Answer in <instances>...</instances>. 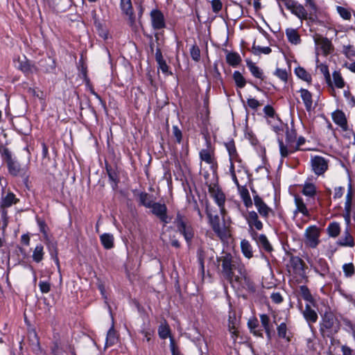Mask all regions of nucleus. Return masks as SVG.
<instances>
[{"mask_svg":"<svg viewBox=\"0 0 355 355\" xmlns=\"http://www.w3.org/2000/svg\"><path fill=\"white\" fill-rule=\"evenodd\" d=\"M217 262L219 272L230 284L239 282L240 276L245 275L244 266L230 254L218 257Z\"/></svg>","mask_w":355,"mask_h":355,"instance_id":"f257e3e1","label":"nucleus"},{"mask_svg":"<svg viewBox=\"0 0 355 355\" xmlns=\"http://www.w3.org/2000/svg\"><path fill=\"white\" fill-rule=\"evenodd\" d=\"M173 223L177 232L184 236L187 243H191L194 237V230L185 216L178 212Z\"/></svg>","mask_w":355,"mask_h":355,"instance_id":"f03ea898","label":"nucleus"},{"mask_svg":"<svg viewBox=\"0 0 355 355\" xmlns=\"http://www.w3.org/2000/svg\"><path fill=\"white\" fill-rule=\"evenodd\" d=\"M296 135L294 131L290 132L288 128H286V141H283L282 138L278 137L277 141L279 147V152L282 158L287 157L290 155L297 151V147H295V140Z\"/></svg>","mask_w":355,"mask_h":355,"instance_id":"7ed1b4c3","label":"nucleus"},{"mask_svg":"<svg viewBox=\"0 0 355 355\" xmlns=\"http://www.w3.org/2000/svg\"><path fill=\"white\" fill-rule=\"evenodd\" d=\"M206 214L209 219V223L215 234L222 240L229 236V231L225 225H221L218 215H213L208 205L206 206Z\"/></svg>","mask_w":355,"mask_h":355,"instance_id":"20e7f679","label":"nucleus"},{"mask_svg":"<svg viewBox=\"0 0 355 355\" xmlns=\"http://www.w3.org/2000/svg\"><path fill=\"white\" fill-rule=\"evenodd\" d=\"M206 184L208 186V191L211 197L219 207L220 214L224 216L226 214V210L225 209V203L226 201L225 195L219 188L218 184L211 183L208 184L207 182H206Z\"/></svg>","mask_w":355,"mask_h":355,"instance_id":"39448f33","label":"nucleus"},{"mask_svg":"<svg viewBox=\"0 0 355 355\" xmlns=\"http://www.w3.org/2000/svg\"><path fill=\"white\" fill-rule=\"evenodd\" d=\"M199 157L202 162L209 165L211 170L216 173L218 168V163L215 156L214 148L211 146V142L207 140V148L202 149L199 153Z\"/></svg>","mask_w":355,"mask_h":355,"instance_id":"423d86ee","label":"nucleus"},{"mask_svg":"<svg viewBox=\"0 0 355 355\" xmlns=\"http://www.w3.org/2000/svg\"><path fill=\"white\" fill-rule=\"evenodd\" d=\"M320 229L316 225L308 227L304 232V245L311 248H316L320 244Z\"/></svg>","mask_w":355,"mask_h":355,"instance_id":"0eeeda50","label":"nucleus"},{"mask_svg":"<svg viewBox=\"0 0 355 355\" xmlns=\"http://www.w3.org/2000/svg\"><path fill=\"white\" fill-rule=\"evenodd\" d=\"M353 198L354 192L350 187L345 196L344 213L343 214V217L347 225H350L352 217H353L355 220V202L353 201Z\"/></svg>","mask_w":355,"mask_h":355,"instance_id":"6e6552de","label":"nucleus"},{"mask_svg":"<svg viewBox=\"0 0 355 355\" xmlns=\"http://www.w3.org/2000/svg\"><path fill=\"white\" fill-rule=\"evenodd\" d=\"M307 261L314 272L321 277L325 278L329 275L330 268L327 261L324 258L307 259Z\"/></svg>","mask_w":355,"mask_h":355,"instance_id":"1a4fd4ad","label":"nucleus"},{"mask_svg":"<svg viewBox=\"0 0 355 355\" xmlns=\"http://www.w3.org/2000/svg\"><path fill=\"white\" fill-rule=\"evenodd\" d=\"M310 164L312 171L318 176L323 175L329 168V160L320 155L312 156Z\"/></svg>","mask_w":355,"mask_h":355,"instance_id":"9d476101","label":"nucleus"},{"mask_svg":"<svg viewBox=\"0 0 355 355\" xmlns=\"http://www.w3.org/2000/svg\"><path fill=\"white\" fill-rule=\"evenodd\" d=\"M245 218L249 225V231L252 237L256 239L255 236H257V233L254 230V228L257 230H261L263 229L262 222L259 219L258 214L254 211H249L245 216Z\"/></svg>","mask_w":355,"mask_h":355,"instance_id":"9b49d317","label":"nucleus"},{"mask_svg":"<svg viewBox=\"0 0 355 355\" xmlns=\"http://www.w3.org/2000/svg\"><path fill=\"white\" fill-rule=\"evenodd\" d=\"M294 201L295 205V209L294 211V214L297 215V214H302L303 216L310 217L311 211L312 209L308 208L309 205L314 204L313 202H305L304 199L299 195H295Z\"/></svg>","mask_w":355,"mask_h":355,"instance_id":"f8f14e48","label":"nucleus"},{"mask_svg":"<svg viewBox=\"0 0 355 355\" xmlns=\"http://www.w3.org/2000/svg\"><path fill=\"white\" fill-rule=\"evenodd\" d=\"M314 42L317 49H320L322 53L327 55L331 53L334 50L333 44L330 40L320 35L314 37Z\"/></svg>","mask_w":355,"mask_h":355,"instance_id":"ddd939ff","label":"nucleus"},{"mask_svg":"<svg viewBox=\"0 0 355 355\" xmlns=\"http://www.w3.org/2000/svg\"><path fill=\"white\" fill-rule=\"evenodd\" d=\"M239 319L236 316V312L234 311H230L229 312L228 318V330L231 334V338L234 343L236 342L239 336Z\"/></svg>","mask_w":355,"mask_h":355,"instance_id":"4468645a","label":"nucleus"},{"mask_svg":"<svg viewBox=\"0 0 355 355\" xmlns=\"http://www.w3.org/2000/svg\"><path fill=\"white\" fill-rule=\"evenodd\" d=\"M254 203L259 214L264 219H268L270 214H273L272 209L258 195L254 196Z\"/></svg>","mask_w":355,"mask_h":355,"instance_id":"2eb2a0df","label":"nucleus"},{"mask_svg":"<svg viewBox=\"0 0 355 355\" xmlns=\"http://www.w3.org/2000/svg\"><path fill=\"white\" fill-rule=\"evenodd\" d=\"M300 187L302 188L301 193L307 198V202H313L315 203L318 194L316 185L313 183L306 182L304 184H302Z\"/></svg>","mask_w":355,"mask_h":355,"instance_id":"dca6fc26","label":"nucleus"},{"mask_svg":"<svg viewBox=\"0 0 355 355\" xmlns=\"http://www.w3.org/2000/svg\"><path fill=\"white\" fill-rule=\"evenodd\" d=\"M153 214L156 215L165 224L170 223L171 218L167 216V207L164 204L153 202L150 207Z\"/></svg>","mask_w":355,"mask_h":355,"instance_id":"f3484780","label":"nucleus"},{"mask_svg":"<svg viewBox=\"0 0 355 355\" xmlns=\"http://www.w3.org/2000/svg\"><path fill=\"white\" fill-rule=\"evenodd\" d=\"M18 65L17 68L21 71L26 76L32 74L37 70L36 67L30 60H28L25 56L23 58H19L17 59Z\"/></svg>","mask_w":355,"mask_h":355,"instance_id":"a211bd4d","label":"nucleus"},{"mask_svg":"<svg viewBox=\"0 0 355 355\" xmlns=\"http://www.w3.org/2000/svg\"><path fill=\"white\" fill-rule=\"evenodd\" d=\"M120 7L123 14H125L129 20L130 25L134 26L135 24V15L131 0H120Z\"/></svg>","mask_w":355,"mask_h":355,"instance_id":"6ab92c4d","label":"nucleus"},{"mask_svg":"<svg viewBox=\"0 0 355 355\" xmlns=\"http://www.w3.org/2000/svg\"><path fill=\"white\" fill-rule=\"evenodd\" d=\"M150 18L153 28L160 30L165 27V20L162 12L159 10H153L150 12Z\"/></svg>","mask_w":355,"mask_h":355,"instance_id":"aec40b11","label":"nucleus"},{"mask_svg":"<svg viewBox=\"0 0 355 355\" xmlns=\"http://www.w3.org/2000/svg\"><path fill=\"white\" fill-rule=\"evenodd\" d=\"M335 316L331 311H327L322 315V320L320 322V331H329L332 329L335 323Z\"/></svg>","mask_w":355,"mask_h":355,"instance_id":"412c9836","label":"nucleus"},{"mask_svg":"<svg viewBox=\"0 0 355 355\" xmlns=\"http://www.w3.org/2000/svg\"><path fill=\"white\" fill-rule=\"evenodd\" d=\"M302 313L310 328L312 327V324L315 323L318 319L317 312L309 304H306L304 309L302 311Z\"/></svg>","mask_w":355,"mask_h":355,"instance_id":"4be33fe9","label":"nucleus"},{"mask_svg":"<svg viewBox=\"0 0 355 355\" xmlns=\"http://www.w3.org/2000/svg\"><path fill=\"white\" fill-rule=\"evenodd\" d=\"M332 119L334 122L339 125L343 130L346 131L347 130V121L345 113L339 110H336L332 113Z\"/></svg>","mask_w":355,"mask_h":355,"instance_id":"5701e85b","label":"nucleus"},{"mask_svg":"<svg viewBox=\"0 0 355 355\" xmlns=\"http://www.w3.org/2000/svg\"><path fill=\"white\" fill-rule=\"evenodd\" d=\"M291 266L294 272L302 277H305V263L298 257H293L291 260Z\"/></svg>","mask_w":355,"mask_h":355,"instance_id":"b1692460","label":"nucleus"},{"mask_svg":"<svg viewBox=\"0 0 355 355\" xmlns=\"http://www.w3.org/2000/svg\"><path fill=\"white\" fill-rule=\"evenodd\" d=\"M9 173L13 176L23 175L25 174V169L21 168L19 162L8 158L7 161Z\"/></svg>","mask_w":355,"mask_h":355,"instance_id":"393cba45","label":"nucleus"},{"mask_svg":"<svg viewBox=\"0 0 355 355\" xmlns=\"http://www.w3.org/2000/svg\"><path fill=\"white\" fill-rule=\"evenodd\" d=\"M277 336L279 338L285 340L287 343L291 342L293 334L288 328L286 322H282L277 327Z\"/></svg>","mask_w":355,"mask_h":355,"instance_id":"a878e982","label":"nucleus"},{"mask_svg":"<svg viewBox=\"0 0 355 355\" xmlns=\"http://www.w3.org/2000/svg\"><path fill=\"white\" fill-rule=\"evenodd\" d=\"M300 96L303 101L305 108L308 112L313 109V98L312 94L306 89H301L299 91Z\"/></svg>","mask_w":355,"mask_h":355,"instance_id":"bb28decb","label":"nucleus"},{"mask_svg":"<svg viewBox=\"0 0 355 355\" xmlns=\"http://www.w3.org/2000/svg\"><path fill=\"white\" fill-rule=\"evenodd\" d=\"M19 202V199L12 192H8L6 196H2L1 201V208L6 209L15 205Z\"/></svg>","mask_w":355,"mask_h":355,"instance_id":"cd10ccee","label":"nucleus"},{"mask_svg":"<svg viewBox=\"0 0 355 355\" xmlns=\"http://www.w3.org/2000/svg\"><path fill=\"white\" fill-rule=\"evenodd\" d=\"M225 147L229 153L230 161V162H241V159H240L236 149L233 141H229L225 144Z\"/></svg>","mask_w":355,"mask_h":355,"instance_id":"c85d7f7f","label":"nucleus"},{"mask_svg":"<svg viewBox=\"0 0 355 355\" xmlns=\"http://www.w3.org/2000/svg\"><path fill=\"white\" fill-rule=\"evenodd\" d=\"M292 14L295 15L300 19H306L308 13L304 6L297 3L296 1L293 3L292 8L290 9Z\"/></svg>","mask_w":355,"mask_h":355,"instance_id":"c756f323","label":"nucleus"},{"mask_svg":"<svg viewBox=\"0 0 355 355\" xmlns=\"http://www.w3.org/2000/svg\"><path fill=\"white\" fill-rule=\"evenodd\" d=\"M256 239H254L259 246L265 250L267 252H271L272 251V247L271 244L270 243L268 239H267L266 236L264 234H258L255 236Z\"/></svg>","mask_w":355,"mask_h":355,"instance_id":"7c9ffc66","label":"nucleus"},{"mask_svg":"<svg viewBox=\"0 0 355 355\" xmlns=\"http://www.w3.org/2000/svg\"><path fill=\"white\" fill-rule=\"evenodd\" d=\"M246 64H247V67H248L250 71L251 72V73L252 74V76L254 77L261 79V80L264 79L263 71L259 67H258L255 64V63H254L250 60H247Z\"/></svg>","mask_w":355,"mask_h":355,"instance_id":"2f4dec72","label":"nucleus"},{"mask_svg":"<svg viewBox=\"0 0 355 355\" xmlns=\"http://www.w3.org/2000/svg\"><path fill=\"white\" fill-rule=\"evenodd\" d=\"M338 245L345 247H354V241L353 236L347 229L343 234V236L340 237L338 242Z\"/></svg>","mask_w":355,"mask_h":355,"instance_id":"473e14b6","label":"nucleus"},{"mask_svg":"<svg viewBox=\"0 0 355 355\" xmlns=\"http://www.w3.org/2000/svg\"><path fill=\"white\" fill-rule=\"evenodd\" d=\"M286 35L288 42L291 44L295 45L300 44L301 38L297 30L294 28H287L286 30Z\"/></svg>","mask_w":355,"mask_h":355,"instance_id":"72a5a7b5","label":"nucleus"},{"mask_svg":"<svg viewBox=\"0 0 355 355\" xmlns=\"http://www.w3.org/2000/svg\"><path fill=\"white\" fill-rule=\"evenodd\" d=\"M100 241L104 248L110 250L114 247V236L112 234L104 233L100 236Z\"/></svg>","mask_w":355,"mask_h":355,"instance_id":"f704fd0d","label":"nucleus"},{"mask_svg":"<svg viewBox=\"0 0 355 355\" xmlns=\"http://www.w3.org/2000/svg\"><path fill=\"white\" fill-rule=\"evenodd\" d=\"M299 293L300 296L311 304L315 306V300L312 296L309 288L306 286H300L299 288Z\"/></svg>","mask_w":355,"mask_h":355,"instance_id":"c9c22d12","label":"nucleus"},{"mask_svg":"<svg viewBox=\"0 0 355 355\" xmlns=\"http://www.w3.org/2000/svg\"><path fill=\"white\" fill-rule=\"evenodd\" d=\"M295 75L300 79L306 82L309 84L311 83L312 78L311 75L305 70L303 67H298L295 69Z\"/></svg>","mask_w":355,"mask_h":355,"instance_id":"e433bc0d","label":"nucleus"},{"mask_svg":"<svg viewBox=\"0 0 355 355\" xmlns=\"http://www.w3.org/2000/svg\"><path fill=\"white\" fill-rule=\"evenodd\" d=\"M46 245H47L50 254L53 259L55 261L56 264L59 266V259L58 257V250H57V244L55 242H51L50 239L49 238V241H44Z\"/></svg>","mask_w":355,"mask_h":355,"instance_id":"4c0bfd02","label":"nucleus"},{"mask_svg":"<svg viewBox=\"0 0 355 355\" xmlns=\"http://www.w3.org/2000/svg\"><path fill=\"white\" fill-rule=\"evenodd\" d=\"M44 255V251L43 245L42 244L37 245L33 252V260L36 263H40L43 260Z\"/></svg>","mask_w":355,"mask_h":355,"instance_id":"58836bf2","label":"nucleus"},{"mask_svg":"<svg viewBox=\"0 0 355 355\" xmlns=\"http://www.w3.org/2000/svg\"><path fill=\"white\" fill-rule=\"evenodd\" d=\"M158 335L160 338L166 339L167 338H173L171 336V329L166 321L162 323L158 328Z\"/></svg>","mask_w":355,"mask_h":355,"instance_id":"ea45409f","label":"nucleus"},{"mask_svg":"<svg viewBox=\"0 0 355 355\" xmlns=\"http://www.w3.org/2000/svg\"><path fill=\"white\" fill-rule=\"evenodd\" d=\"M226 60L230 65L236 67L241 62V58L238 53L231 52L227 54Z\"/></svg>","mask_w":355,"mask_h":355,"instance_id":"a19ab883","label":"nucleus"},{"mask_svg":"<svg viewBox=\"0 0 355 355\" xmlns=\"http://www.w3.org/2000/svg\"><path fill=\"white\" fill-rule=\"evenodd\" d=\"M327 231L329 236L336 238L340 233V226L338 223H331L328 225Z\"/></svg>","mask_w":355,"mask_h":355,"instance_id":"79ce46f5","label":"nucleus"},{"mask_svg":"<svg viewBox=\"0 0 355 355\" xmlns=\"http://www.w3.org/2000/svg\"><path fill=\"white\" fill-rule=\"evenodd\" d=\"M241 251L244 256L248 259H250L253 256L252 248L247 240H243L241 242Z\"/></svg>","mask_w":355,"mask_h":355,"instance_id":"37998d69","label":"nucleus"},{"mask_svg":"<svg viewBox=\"0 0 355 355\" xmlns=\"http://www.w3.org/2000/svg\"><path fill=\"white\" fill-rule=\"evenodd\" d=\"M336 10L344 20H350L352 19V9L338 6H336Z\"/></svg>","mask_w":355,"mask_h":355,"instance_id":"c03bdc74","label":"nucleus"},{"mask_svg":"<svg viewBox=\"0 0 355 355\" xmlns=\"http://www.w3.org/2000/svg\"><path fill=\"white\" fill-rule=\"evenodd\" d=\"M233 78L236 87L239 88H243L245 86V79L239 71H235L234 72Z\"/></svg>","mask_w":355,"mask_h":355,"instance_id":"a18cd8bd","label":"nucleus"},{"mask_svg":"<svg viewBox=\"0 0 355 355\" xmlns=\"http://www.w3.org/2000/svg\"><path fill=\"white\" fill-rule=\"evenodd\" d=\"M239 191L244 205L247 207H251L252 205V202L248 190L245 187H241V189Z\"/></svg>","mask_w":355,"mask_h":355,"instance_id":"49530a36","label":"nucleus"},{"mask_svg":"<svg viewBox=\"0 0 355 355\" xmlns=\"http://www.w3.org/2000/svg\"><path fill=\"white\" fill-rule=\"evenodd\" d=\"M248 325L250 331L252 332L257 336H262V332L261 330H257V328L259 327V322L257 319L254 318L252 320H250L248 322Z\"/></svg>","mask_w":355,"mask_h":355,"instance_id":"de8ad7c7","label":"nucleus"},{"mask_svg":"<svg viewBox=\"0 0 355 355\" xmlns=\"http://www.w3.org/2000/svg\"><path fill=\"white\" fill-rule=\"evenodd\" d=\"M342 53L349 60L355 58V48L352 45H343Z\"/></svg>","mask_w":355,"mask_h":355,"instance_id":"09e8293b","label":"nucleus"},{"mask_svg":"<svg viewBox=\"0 0 355 355\" xmlns=\"http://www.w3.org/2000/svg\"><path fill=\"white\" fill-rule=\"evenodd\" d=\"M139 201L141 205L148 208H150V207L153 204L150 195L145 192H142L139 194Z\"/></svg>","mask_w":355,"mask_h":355,"instance_id":"8fccbe9b","label":"nucleus"},{"mask_svg":"<svg viewBox=\"0 0 355 355\" xmlns=\"http://www.w3.org/2000/svg\"><path fill=\"white\" fill-rule=\"evenodd\" d=\"M117 340L116 336V331L114 329V327H112L107 332V338H106V345L112 346L113 345Z\"/></svg>","mask_w":355,"mask_h":355,"instance_id":"3c124183","label":"nucleus"},{"mask_svg":"<svg viewBox=\"0 0 355 355\" xmlns=\"http://www.w3.org/2000/svg\"><path fill=\"white\" fill-rule=\"evenodd\" d=\"M333 80L334 85L338 88H343L345 86V82L344 80L338 71H334L333 73Z\"/></svg>","mask_w":355,"mask_h":355,"instance_id":"603ef678","label":"nucleus"},{"mask_svg":"<svg viewBox=\"0 0 355 355\" xmlns=\"http://www.w3.org/2000/svg\"><path fill=\"white\" fill-rule=\"evenodd\" d=\"M343 270L346 277H352L355 274V267L352 263H345L343 266Z\"/></svg>","mask_w":355,"mask_h":355,"instance_id":"864d4df0","label":"nucleus"},{"mask_svg":"<svg viewBox=\"0 0 355 355\" xmlns=\"http://www.w3.org/2000/svg\"><path fill=\"white\" fill-rule=\"evenodd\" d=\"M274 74L278 77L282 81L286 83L288 78V74L286 69L277 68Z\"/></svg>","mask_w":355,"mask_h":355,"instance_id":"5fc2aeb1","label":"nucleus"},{"mask_svg":"<svg viewBox=\"0 0 355 355\" xmlns=\"http://www.w3.org/2000/svg\"><path fill=\"white\" fill-rule=\"evenodd\" d=\"M190 54L192 59L198 61L200 58V51L197 45H193L190 49Z\"/></svg>","mask_w":355,"mask_h":355,"instance_id":"6e6d98bb","label":"nucleus"},{"mask_svg":"<svg viewBox=\"0 0 355 355\" xmlns=\"http://www.w3.org/2000/svg\"><path fill=\"white\" fill-rule=\"evenodd\" d=\"M278 6L279 7L280 10L283 11L282 5H284L286 8L290 10L292 8V6L295 2L294 0H276Z\"/></svg>","mask_w":355,"mask_h":355,"instance_id":"4d7b16f0","label":"nucleus"},{"mask_svg":"<svg viewBox=\"0 0 355 355\" xmlns=\"http://www.w3.org/2000/svg\"><path fill=\"white\" fill-rule=\"evenodd\" d=\"M39 288L42 293H48L51 291V283L48 281H40Z\"/></svg>","mask_w":355,"mask_h":355,"instance_id":"13d9d810","label":"nucleus"},{"mask_svg":"<svg viewBox=\"0 0 355 355\" xmlns=\"http://www.w3.org/2000/svg\"><path fill=\"white\" fill-rule=\"evenodd\" d=\"M212 11L215 13H218L222 10L223 3L220 0H212L211 1Z\"/></svg>","mask_w":355,"mask_h":355,"instance_id":"bf43d9fd","label":"nucleus"},{"mask_svg":"<svg viewBox=\"0 0 355 355\" xmlns=\"http://www.w3.org/2000/svg\"><path fill=\"white\" fill-rule=\"evenodd\" d=\"M260 320L264 330H268V328L270 327L269 317L266 314H261L260 315Z\"/></svg>","mask_w":355,"mask_h":355,"instance_id":"052dcab7","label":"nucleus"},{"mask_svg":"<svg viewBox=\"0 0 355 355\" xmlns=\"http://www.w3.org/2000/svg\"><path fill=\"white\" fill-rule=\"evenodd\" d=\"M247 104L252 110H257L259 106L261 105V103H259V101L253 98H248Z\"/></svg>","mask_w":355,"mask_h":355,"instance_id":"680f3d73","label":"nucleus"},{"mask_svg":"<svg viewBox=\"0 0 355 355\" xmlns=\"http://www.w3.org/2000/svg\"><path fill=\"white\" fill-rule=\"evenodd\" d=\"M263 112L266 114V116L270 118H274L275 116V111L274 108L270 105H266L264 107Z\"/></svg>","mask_w":355,"mask_h":355,"instance_id":"e2e57ef3","label":"nucleus"},{"mask_svg":"<svg viewBox=\"0 0 355 355\" xmlns=\"http://www.w3.org/2000/svg\"><path fill=\"white\" fill-rule=\"evenodd\" d=\"M170 348L171 350L172 355H182L180 351L179 350L178 347L176 346L173 338H171Z\"/></svg>","mask_w":355,"mask_h":355,"instance_id":"0e129e2a","label":"nucleus"},{"mask_svg":"<svg viewBox=\"0 0 355 355\" xmlns=\"http://www.w3.org/2000/svg\"><path fill=\"white\" fill-rule=\"evenodd\" d=\"M39 226H40V232L43 234L44 241H49V235L46 232V229H47L46 225L45 224L44 222L40 221V222H39Z\"/></svg>","mask_w":355,"mask_h":355,"instance_id":"69168bd1","label":"nucleus"},{"mask_svg":"<svg viewBox=\"0 0 355 355\" xmlns=\"http://www.w3.org/2000/svg\"><path fill=\"white\" fill-rule=\"evenodd\" d=\"M173 135L175 137L177 141L180 143L182 141V135L181 130L176 125L173 127Z\"/></svg>","mask_w":355,"mask_h":355,"instance_id":"338daca9","label":"nucleus"},{"mask_svg":"<svg viewBox=\"0 0 355 355\" xmlns=\"http://www.w3.org/2000/svg\"><path fill=\"white\" fill-rule=\"evenodd\" d=\"M345 188L343 187H338L334 189V198H340L344 193Z\"/></svg>","mask_w":355,"mask_h":355,"instance_id":"774afa93","label":"nucleus"}]
</instances>
